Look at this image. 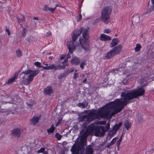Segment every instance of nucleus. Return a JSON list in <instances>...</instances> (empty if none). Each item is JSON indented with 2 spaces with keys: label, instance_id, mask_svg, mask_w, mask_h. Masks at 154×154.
I'll return each instance as SVG.
<instances>
[{
  "label": "nucleus",
  "instance_id": "1",
  "mask_svg": "<svg viewBox=\"0 0 154 154\" xmlns=\"http://www.w3.org/2000/svg\"><path fill=\"white\" fill-rule=\"evenodd\" d=\"M140 83L142 87L137 89L130 91H125L121 94L122 100L116 99L114 101L109 103L106 109L103 111L93 110L89 112L88 115L79 116L80 122L85 121L82 126V130L80 132V142L82 145H84L85 142L88 135V131L86 128L87 123L90 122L94 119L100 117H109L111 118L112 116L120 112L128 103H131L130 100L137 97L143 95V79H140Z\"/></svg>",
  "mask_w": 154,
  "mask_h": 154
},
{
  "label": "nucleus",
  "instance_id": "2",
  "mask_svg": "<svg viewBox=\"0 0 154 154\" xmlns=\"http://www.w3.org/2000/svg\"><path fill=\"white\" fill-rule=\"evenodd\" d=\"M79 41L80 44L76 43L74 44L75 41H73L72 40L71 41L67 42V45L69 50V53L70 54L73 53V50L74 49L79 52L81 51L82 48L86 51H89L90 47L88 42L80 38H79Z\"/></svg>",
  "mask_w": 154,
  "mask_h": 154
},
{
  "label": "nucleus",
  "instance_id": "3",
  "mask_svg": "<svg viewBox=\"0 0 154 154\" xmlns=\"http://www.w3.org/2000/svg\"><path fill=\"white\" fill-rule=\"evenodd\" d=\"M39 72L38 70H29L23 72L20 75V77L22 79V82L25 84H29L33 79L34 77Z\"/></svg>",
  "mask_w": 154,
  "mask_h": 154
},
{
  "label": "nucleus",
  "instance_id": "4",
  "mask_svg": "<svg viewBox=\"0 0 154 154\" xmlns=\"http://www.w3.org/2000/svg\"><path fill=\"white\" fill-rule=\"evenodd\" d=\"M88 27L86 26L84 27L83 28H81L80 30H76L74 31V34L72 35V40L75 41L82 33L83 39L87 40L89 38L88 31Z\"/></svg>",
  "mask_w": 154,
  "mask_h": 154
},
{
  "label": "nucleus",
  "instance_id": "5",
  "mask_svg": "<svg viewBox=\"0 0 154 154\" xmlns=\"http://www.w3.org/2000/svg\"><path fill=\"white\" fill-rule=\"evenodd\" d=\"M111 11V8L108 6L105 7L102 11L101 19L106 24L109 23V19Z\"/></svg>",
  "mask_w": 154,
  "mask_h": 154
},
{
  "label": "nucleus",
  "instance_id": "6",
  "mask_svg": "<svg viewBox=\"0 0 154 154\" xmlns=\"http://www.w3.org/2000/svg\"><path fill=\"white\" fill-rule=\"evenodd\" d=\"M83 146H80L74 144L72 147L71 151L72 154H84L85 147Z\"/></svg>",
  "mask_w": 154,
  "mask_h": 154
},
{
  "label": "nucleus",
  "instance_id": "7",
  "mask_svg": "<svg viewBox=\"0 0 154 154\" xmlns=\"http://www.w3.org/2000/svg\"><path fill=\"white\" fill-rule=\"evenodd\" d=\"M105 130L104 127L103 126L96 127L94 131V135L96 136H102L105 133Z\"/></svg>",
  "mask_w": 154,
  "mask_h": 154
},
{
  "label": "nucleus",
  "instance_id": "8",
  "mask_svg": "<svg viewBox=\"0 0 154 154\" xmlns=\"http://www.w3.org/2000/svg\"><path fill=\"white\" fill-rule=\"evenodd\" d=\"M122 47V46L121 45H119L112 49L115 55L120 53Z\"/></svg>",
  "mask_w": 154,
  "mask_h": 154
},
{
  "label": "nucleus",
  "instance_id": "9",
  "mask_svg": "<svg viewBox=\"0 0 154 154\" xmlns=\"http://www.w3.org/2000/svg\"><path fill=\"white\" fill-rule=\"evenodd\" d=\"M115 55L112 50L111 49L110 51L107 52L105 54L104 58L106 59H109L113 57Z\"/></svg>",
  "mask_w": 154,
  "mask_h": 154
},
{
  "label": "nucleus",
  "instance_id": "10",
  "mask_svg": "<svg viewBox=\"0 0 154 154\" xmlns=\"http://www.w3.org/2000/svg\"><path fill=\"white\" fill-rule=\"evenodd\" d=\"M21 132V130L19 128H16L13 129L12 132V134L14 136L18 137Z\"/></svg>",
  "mask_w": 154,
  "mask_h": 154
},
{
  "label": "nucleus",
  "instance_id": "11",
  "mask_svg": "<svg viewBox=\"0 0 154 154\" xmlns=\"http://www.w3.org/2000/svg\"><path fill=\"white\" fill-rule=\"evenodd\" d=\"M53 92V89L51 86H48L44 89V92L46 95H50Z\"/></svg>",
  "mask_w": 154,
  "mask_h": 154
},
{
  "label": "nucleus",
  "instance_id": "12",
  "mask_svg": "<svg viewBox=\"0 0 154 154\" xmlns=\"http://www.w3.org/2000/svg\"><path fill=\"white\" fill-rule=\"evenodd\" d=\"M39 118L38 116L33 117L31 120L30 124L33 125H35L38 122Z\"/></svg>",
  "mask_w": 154,
  "mask_h": 154
},
{
  "label": "nucleus",
  "instance_id": "13",
  "mask_svg": "<svg viewBox=\"0 0 154 154\" xmlns=\"http://www.w3.org/2000/svg\"><path fill=\"white\" fill-rule=\"evenodd\" d=\"M71 62L72 64L75 65H77L79 64L80 60L79 58L75 57L71 60Z\"/></svg>",
  "mask_w": 154,
  "mask_h": 154
},
{
  "label": "nucleus",
  "instance_id": "14",
  "mask_svg": "<svg viewBox=\"0 0 154 154\" xmlns=\"http://www.w3.org/2000/svg\"><path fill=\"white\" fill-rule=\"evenodd\" d=\"M100 39L102 41H106L110 40L111 39V38L109 36L103 34L100 35Z\"/></svg>",
  "mask_w": 154,
  "mask_h": 154
},
{
  "label": "nucleus",
  "instance_id": "15",
  "mask_svg": "<svg viewBox=\"0 0 154 154\" xmlns=\"http://www.w3.org/2000/svg\"><path fill=\"white\" fill-rule=\"evenodd\" d=\"M18 72H16L15 73L13 76L11 78L9 79L7 82L8 84H11L15 80L17 79L18 77Z\"/></svg>",
  "mask_w": 154,
  "mask_h": 154
},
{
  "label": "nucleus",
  "instance_id": "16",
  "mask_svg": "<svg viewBox=\"0 0 154 154\" xmlns=\"http://www.w3.org/2000/svg\"><path fill=\"white\" fill-rule=\"evenodd\" d=\"M122 122H120L118 124H116L113 128V131L115 132L114 134L116 133V131L120 128V127L122 125Z\"/></svg>",
  "mask_w": 154,
  "mask_h": 154
},
{
  "label": "nucleus",
  "instance_id": "17",
  "mask_svg": "<svg viewBox=\"0 0 154 154\" xmlns=\"http://www.w3.org/2000/svg\"><path fill=\"white\" fill-rule=\"evenodd\" d=\"M42 68L44 69L54 70V71L55 69H56L55 66L54 64H51L47 66L42 67Z\"/></svg>",
  "mask_w": 154,
  "mask_h": 154
},
{
  "label": "nucleus",
  "instance_id": "18",
  "mask_svg": "<svg viewBox=\"0 0 154 154\" xmlns=\"http://www.w3.org/2000/svg\"><path fill=\"white\" fill-rule=\"evenodd\" d=\"M94 152L93 148H91V146L86 147L85 151L86 154H92Z\"/></svg>",
  "mask_w": 154,
  "mask_h": 154
},
{
  "label": "nucleus",
  "instance_id": "19",
  "mask_svg": "<svg viewBox=\"0 0 154 154\" xmlns=\"http://www.w3.org/2000/svg\"><path fill=\"white\" fill-rule=\"evenodd\" d=\"M55 8H49V6L47 5H45L44 8H43V10L44 11H51L52 13H53L55 11Z\"/></svg>",
  "mask_w": 154,
  "mask_h": 154
},
{
  "label": "nucleus",
  "instance_id": "20",
  "mask_svg": "<svg viewBox=\"0 0 154 154\" xmlns=\"http://www.w3.org/2000/svg\"><path fill=\"white\" fill-rule=\"evenodd\" d=\"M119 40L117 38L113 39L110 43V46L111 47H113L116 45L118 43Z\"/></svg>",
  "mask_w": 154,
  "mask_h": 154
},
{
  "label": "nucleus",
  "instance_id": "21",
  "mask_svg": "<svg viewBox=\"0 0 154 154\" xmlns=\"http://www.w3.org/2000/svg\"><path fill=\"white\" fill-rule=\"evenodd\" d=\"M88 105V103L86 101H84L82 103H79L77 105L78 106L82 108H84L86 107H87Z\"/></svg>",
  "mask_w": 154,
  "mask_h": 154
},
{
  "label": "nucleus",
  "instance_id": "22",
  "mask_svg": "<svg viewBox=\"0 0 154 154\" xmlns=\"http://www.w3.org/2000/svg\"><path fill=\"white\" fill-rule=\"evenodd\" d=\"M124 125L127 130H128L131 126V123L129 121L126 120L124 122Z\"/></svg>",
  "mask_w": 154,
  "mask_h": 154
},
{
  "label": "nucleus",
  "instance_id": "23",
  "mask_svg": "<svg viewBox=\"0 0 154 154\" xmlns=\"http://www.w3.org/2000/svg\"><path fill=\"white\" fill-rule=\"evenodd\" d=\"M54 129L55 128L54 127V125H52L50 128L47 129V131L48 133H52L54 132Z\"/></svg>",
  "mask_w": 154,
  "mask_h": 154
},
{
  "label": "nucleus",
  "instance_id": "24",
  "mask_svg": "<svg viewBox=\"0 0 154 154\" xmlns=\"http://www.w3.org/2000/svg\"><path fill=\"white\" fill-rule=\"evenodd\" d=\"M56 69H55V71L57 70H60L61 69H65V67L62 65H57V66H55Z\"/></svg>",
  "mask_w": 154,
  "mask_h": 154
},
{
  "label": "nucleus",
  "instance_id": "25",
  "mask_svg": "<svg viewBox=\"0 0 154 154\" xmlns=\"http://www.w3.org/2000/svg\"><path fill=\"white\" fill-rule=\"evenodd\" d=\"M141 48V46L139 44H137L136 45V46L134 48V50L135 51H139Z\"/></svg>",
  "mask_w": 154,
  "mask_h": 154
},
{
  "label": "nucleus",
  "instance_id": "26",
  "mask_svg": "<svg viewBox=\"0 0 154 154\" xmlns=\"http://www.w3.org/2000/svg\"><path fill=\"white\" fill-rule=\"evenodd\" d=\"M27 31L26 29L24 28H23V29L22 32V36L23 37H24L26 34V32Z\"/></svg>",
  "mask_w": 154,
  "mask_h": 154
},
{
  "label": "nucleus",
  "instance_id": "27",
  "mask_svg": "<svg viewBox=\"0 0 154 154\" xmlns=\"http://www.w3.org/2000/svg\"><path fill=\"white\" fill-rule=\"evenodd\" d=\"M17 56L18 57H20L22 55V54L20 50L18 49L16 51Z\"/></svg>",
  "mask_w": 154,
  "mask_h": 154
},
{
  "label": "nucleus",
  "instance_id": "28",
  "mask_svg": "<svg viewBox=\"0 0 154 154\" xmlns=\"http://www.w3.org/2000/svg\"><path fill=\"white\" fill-rule=\"evenodd\" d=\"M55 137H56L58 140H60L62 136L60 134L58 133H57L55 135Z\"/></svg>",
  "mask_w": 154,
  "mask_h": 154
},
{
  "label": "nucleus",
  "instance_id": "29",
  "mask_svg": "<svg viewBox=\"0 0 154 154\" xmlns=\"http://www.w3.org/2000/svg\"><path fill=\"white\" fill-rule=\"evenodd\" d=\"M26 103L29 106H32L33 105L34 102L33 101H29L26 102Z\"/></svg>",
  "mask_w": 154,
  "mask_h": 154
},
{
  "label": "nucleus",
  "instance_id": "30",
  "mask_svg": "<svg viewBox=\"0 0 154 154\" xmlns=\"http://www.w3.org/2000/svg\"><path fill=\"white\" fill-rule=\"evenodd\" d=\"M86 64V61L82 62L80 64V67L82 69H83L84 68V66Z\"/></svg>",
  "mask_w": 154,
  "mask_h": 154
},
{
  "label": "nucleus",
  "instance_id": "31",
  "mask_svg": "<svg viewBox=\"0 0 154 154\" xmlns=\"http://www.w3.org/2000/svg\"><path fill=\"white\" fill-rule=\"evenodd\" d=\"M118 139L117 137H115L110 142V143L112 144V145H113L115 143L116 140L117 139Z\"/></svg>",
  "mask_w": 154,
  "mask_h": 154
},
{
  "label": "nucleus",
  "instance_id": "32",
  "mask_svg": "<svg viewBox=\"0 0 154 154\" xmlns=\"http://www.w3.org/2000/svg\"><path fill=\"white\" fill-rule=\"evenodd\" d=\"M62 64H63V65L64 66H65L68 65V63L67 60V59H65L64 60L63 62L62 63Z\"/></svg>",
  "mask_w": 154,
  "mask_h": 154
},
{
  "label": "nucleus",
  "instance_id": "33",
  "mask_svg": "<svg viewBox=\"0 0 154 154\" xmlns=\"http://www.w3.org/2000/svg\"><path fill=\"white\" fill-rule=\"evenodd\" d=\"M34 64L35 66H36L38 67H43L41 66L40 63L39 62H35L34 63Z\"/></svg>",
  "mask_w": 154,
  "mask_h": 154
},
{
  "label": "nucleus",
  "instance_id": "34",
  "mask_svg": "<svg viewBox=\"0 0 154 154\" xmlns=\"http://www.w3.org/2000/svg\"><path fill=\"white\" fill-rule=\"evenodd\" d=\"M59 79H61L65 77L63 73L60 74L58 76Z\"/></svg>",
  "mask_w": 154,
  "mask_h": 154
},
{
  "label": "nucleus",
  "instance_id": "35",
  "mask_svg": "<svg viewBox=\"0 0 154 154\" xmlns=\"http://www.w3.org/2000/svg\"><path fill=\"white\" fill-rule=\"evenodd\" d=\"M110 128V125L108 123L106 124V126L105 127V131H107V130L109 129Z\"/></svg>",
  "mask_w": 154,
  "mask_h": 154
},
{
  "label": "nucleus",
  "instance_id": "36",
  "mask_svg": "<svg viewBox=\"0 0 154 154\" xmlns=\"http://www.w3.org/2000/svg\"><path fill=\"white\" fill-rule=\"evenodd\" d=\"M45 148H42L37 151L38 153H42L45 150Z\"/></svg>",
  "mask_w": 154,
  "mask_h": 154
},
{
  "label": "nucleus",
  "instance_id": "37",
  "mask_svg": "<svg viewBox=\"0 0 154 154\" xmlns=\"http://www.w3.org/2000/svg\"><path fill=\"white\" fill-rule=\"evenodd\" d=\"M10 112V111L8 110V111H6L4 113H3L2 115H3L4 116H6L8 115Z\"/></svg>",
  "mask_w": 154,
  "mask_h": 154
},
{
  "label": "nucleus",
  "instance_id": "38",
  "mask_svg": "<svg viewBox=\"0 0 154 154\" xmlns=\"http://www.w3.org/2000/svg\"><path fill=\"white\" fill-rule=\"evenodd\" d=\"M72 71H70L69 70H68L67 71H65V72L63 73L64 75L65 76V77L67 76L69 73L70 72H71Z\"/></svg>",
  "mask_w": 154,
  "mask_h": 154
},
{
  "label": "nucleus",
  "instance_id": "39",
  "mask_svg": "<svg viewBox=\"0 0 154 154\" xmlns=\"http://www.w3.org/2000/svg\"><path fill=\"white\" fill-rule=\"evenodd\" d=\"M122 83L125 85H127L128 83V81L127 79H124L123 80Z\"/></svg>",
  "mask_w": 154,
  "mask_h": 154
},
{
  "label": "nucleus",
  "instance_id": "40",
  "mask_svg": "<svg viewBox=\"0 0 154 154\" xmlns=\"http://www.w3.org/2000/svg\"><path fill=\"white\" fill-rule=\"evenodd\" d=\"M78 76V73H74L73 78L75 79H76Z\"/></svg>",
  "mask_w": 154,
  "mask_h": 154
},
{
  "label": "nucleus",
  "instance_id": "41",
  "mask_svg": "<svg viewBox=\"0 0 154 154\" xmlns=\"http://www.w3.org/2000/svg\"><path fill=\"white\" fill-rule=\"evenodd\" d=\"M111 32L110 29H106L104 30L103 32L105 33H108Z\"/></svg>",
  "mask_w": 154,
  "mask_h": 154
},
{
  "label": "nucleus",
  "instance_id": "42",
  "mask_svg": "<svg viewBox=\"0 0 154 154\" xmlns=\"http://www.w3.org/2000/svg\"><path fill=\"white\" fill-rule=\"evenodd\" d=\"M61 119H60L58 120V122H57L56 124V126L57 127L59 124L61 123Z\"/></svg>",
  "mask_w": 154,
  "mask_h": 154
},
{
  "label": "nucleus",
  "instance_id": "43",
  "mask_svg": "<svg viewBox=\"0 0 154 154\" xmlns=\"http://www.w3.org/2000/svg\"><path fill=\"white\" fill-rule=\"evenodd\" d=\"M6 111H7V110H6L5 109H1L0 110V113H1L2 114L3 113L5 112Z\"/></svg>",
  "mask_w": 154,
  "mask_h": 154
},
{
  "label": "nucleus",
  "instance_id": "44",
  "mask_svg": "<svg viewBox=\"0 0 154 154\" xmlns=\"http://www.w3.org/2000/svg\"><path fill=\"white\" fill-rule=\"evenodd\" d=\"M121 142V141H120V140H118L117 141L116 144H117V145L118 147H119V146Z\"/></svg>",
  "mask_w": 154,
  "mask_h": 154
},
{
  "label": "nucleus",
  "instance_id": "45",
  "mask_svg": "<svg viewBox=\"0 0 154 154\" xmlns=\"http://www.w3.org/2000/svg\"><path fill=\"white\" fill-rule=\"evenodd\" d=\"M51 33L50 31H48L46 33V36H48L51 35Z\"/></svg>",
  "mask_w": 154,
  "mask_h": 154
},
{
  "label": "nucleus",
  "instance_id": "46",
  "mask_svg": "<svg viewBox=\"0 0 154 154\" xmlns=\"http://www.w3.org/2000/svg\"><path fill=\"white\" fill-rule=\"evenodd\" d=\"M112 145V144H111L110 143H109L107 145L106 147L108 148H109Z\"/></svg>",
  "mask_w": 154,
  "mask_h": 154
},
{
  "label": "nucleus",
  "instance_id": "47",
  "mask_svg": "<svg viewBox=\"0 0 154 154\" xmlns=\"http://www.w3.org/2000/svg\"><path fill=\"white\" fill-rule=\"evenodd\" d=\"M69 53L70 54V53H68V54L67 55V59H69V58L71 57V56L70 55V54H69Z\"/></svg>",
  "mask_w": 154,
  "mask_h": 154
},
{
  "label": "nucleus",
  "instance_id": "48",
  "mask_svg": "<svg viewBox=\"0 0 154 154\" xmlns=\"http://www.w3.org/2000/svg\"><path fill=\"white\" fill-rule=\"evenodd\" d=\"M6 31L8 32V35H9L11 33L8 29H6Z\"/></svg>",
  "mask_w": 154,
  "mask_h": 154
},
{
  "label": "nucleus",
  "instance_id": "49",
  "mask_svg": "<svg viewBox=\"0 0 154 154\" xmlns=\"http://www.w3.org/2000/svg\"><path fill=\"white\" fill-rule=\"evenodd\" d=\"M22 20H23V21H24L25 20V17L24 15H23V17H22Z\"/></svg>",
  "mask_w": 154,
  "mask_h": 154
},
{
  "label": "nucleus",
  "instance_id": "50",
  "mask_svg": "<svg viewBox=\"0 0 154 154\" xmlns=\"http://www.w3.org/2000/svg\"><path fill=\"white\" fill-rule=\"evenodd\" d=\"M101 123H100V124L101 125H104L106 123V122L104 121L103 122H101Z\"/></svg>",
  "mask_w": 154,
  "mask_h": 154
},
{
  "label": "nucleus",
  "instance_id": "51",
  "mask_svg": "<svg viewBox=\"0 0 154 154\" xmlns=\"http://www.w3.org/2000/svg\"><path fill=\"white\" fill-rule=\"evenodd\" d=\"M33 19L36 20H38V18L37 17H33Z\"/></svg>",
  "mask_w": 154,
  "mask_h": 154
},
{
  "label": "nucleus",
  "instance_id": "52",
  "mask_svg": "<svg viewBox=\"0 0 154 154\" xmlns=\"http://www.w3.org/2000/svg\"><path fill=\"white\" fill-rule=\"evenodd\" d=\"M82 18V15L81 14H80L79 15V20H81Z\"/></svg>",
  "mask_w": 154,
  "mask_h": 154
},
{
  "label": "nucleus",
  "instance_id": "53",
  "mask_svg": "<svg viewBox=\"0 0 154 154\" xmlns=\"http://www.w3.org/2000/svg\"><path fill=\"white\" fill-rule=\"evenodd\" d=\"M17 22L19 23L21 22V20L19 18H17Z\"/></svg>",
  "mask_w": 154,
  "mask_h": 154
},
{
  "label": "nucleus",
  "instance_id": "54",
  "mask_svg": "<svg viewBox=\"0 0 154 154\" xmlns=\"http://www.w3.org/2000/svg\"><path fill=\"white\" fill-rule=\"evenodd\" d=\"M53 57V56H50L49 57V59L50 60H51Z\"/></svg>",
  "mask_w": 154,
  "mask_h": 154
},
{
  "label": "nucleus",
  "instance_id": "55",
  "mask_svg": "<svg viewBox=\"0 0 154 154\" xmlns=\"http://www.w3.org/2000/svg\"><path fill=\"white\" fill-rule=\"evenodd\" d=\"M57 7H61L60 6V5H59L58 4H56V7L55 8V9Z\"/></svg>",
  "mask_w": 154,
  "mask_h": 154
},
{
  "label": "nucleus",
  "instance_id": "56",
  "mask_svg": "<svg viewBox=\"0 0 154 154\" xmlns=\"http://www.w3.org/2000/svg\"><path fill=\"white\" fill-rule=\"evenodd\" d=\"M43 154H48V152L47 151H44V152L43 153Z\"/></svg>",
  "mask_w": 154,
  "mask_h": 154
},
{
  "label": "nucleus",
  "instance_id": "57",
  "mask_svg": "<svg viewBox=\"0 0 154 154\" xmlns=\"http://www.w3.org/2000/svg\"><path fill=\"white\" fill-rule=\"evenodd\" d=\"M87 81V79H85L83 81V82L84 83H86V82Z\"/></svg>",
  "mask_w": 154,
  "mask_h": 154
},
{
  "label": "nucleus",
  "instance_id": "58",
  "mask_svg": "<svg viewBox=\"0 0 154 154\" xmlns=\"http://www.w3.org/2000/svg\"><path fill=\"white\" fill-rule=\"evenodd\" d=\"M64 57L63 56H61L60 59L61 60H62L64 59Z\"/></svg>",
  "mask_w": 154,
  "mask_h": 154
},
{
  "label": "nucleus",
  "instance_id": "59",
  "mask_svg": "<svg viewBox=\"0 0 154 154\" xmlns=\"http://www.w3.org/2000/svg\"><path fill=\"white\" fill-rule=\"evenodd\" d=\"M105 142L104 141V142H103L102 144H101V146H103L104 145V144H105Z\"/></svg>",
  "mask_w": 154,
  "mask_h": 154
},
{
  "label": "nucleus",
  "instance_id": "60",
  "mask_svg": "<svg viewBox=\"0 0 154 154\" xmlns=\"http://www.w3.org/2000/svg\"><path fill=\"white\" fill-rule=\"evenodd\" d=\"M152 4L154 5V0H152Z\"/></svg>",
  "mask_w": 154,
  "mask_h": 154
},
{
  "label": "nucleus",
  "instance_id": "61",
  "mask_svg": "<svg viewBox=\"0 0 154 154\" xmlns=\"http://www.w3.org/2000/svg\"><path fill=\"white\" fill-rule=\"evenodd\" d=\"M122 140V136H121L120 138H119V140H120V141H121V140Z\"/></svg>",
  "mask_w": 154,
  "mask_h": 154
},
{
  "label": "nucleus",
  "instance_id": "62",
  "mask_svg": "<svg viewBox=\"0 0 154 154\" xmlns=\"http://www.w3.org/2000/svg\"><path fill=\"white\" fill-rule=\"evenodd\" d=\"M51 54V53L50 52V53H47V54H48V55H50Z\"/></svg>",
  "mask_w": 154,
  "mask_h": 154
},
{
  "label": "nucleus",
  "instance_id": "63",
  "mask_svg": "<svg viewBox=\"0 0 154 154\" xmlns=\"http://www.w3.org/2000/svg\"><path fill=\"white\" fill-rule=\"evenodd\" d=\"M43 64H44V65H46V66H48V64H45V63H44V62L43 63Z\"/></svg>",
  "mask_w": 154,
  "mask_h": 154
},
{
  "label": "nucleus",
  "instance_id": "64",
  "mask_svg": "<svg viewBox=\"0 0 154 154\" xmlns=\"http://www.w3.org/2000/svg\"><path fill=\"white\" fill-rule=\"evenodd\" d=\"M8 103L7 102H4L3 103Z\"/></svg>",
  "mask_w": 154,
  "mask_h": 154
}]
</instances>
